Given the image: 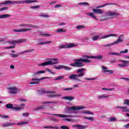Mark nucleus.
<instances>
[{
	"label": "nucleus",
	"mask_w": 129,
	"mask_h": 129,
	"mask_svg": "<svg viewBox=\"0 0 129 129\" xmlns=\"http://www.w3.org/2000/svg\"><path fill=\"white\" fill-rule=\"evenodd\" d=\"M62 99H66V100H68L69 101H71V100H73V99H75V97L72 96H64L62 97Z\"/></svg>",
	"instance_id": "obj_22"
},
{
	"label": "nucleus",
	"mask_w": 129,
	"mask_h": 129,
	"mask_svg": "<svg viewBox=\"0 0 129 129\" xmlns=\"http://www.w3.org/2000/svg\"><path fill=\"white\" fill-rule=\"evenodd\" d=\"M20 27H28V24H22L20 25Z\"/></svg>",
	"instance_id": "obj_61"
},
{
	"label": "nucleus",
	"mask_w": 129,
	"mask_h": 129,
	"mask_svg": "<svg viewBox=\"0 0 129 129\" xmlns=\"http://www.w3.org/2000/svg\"><path fill=\"white\" fill-rule=\"evenodd\" d=\"M92 11L95 14H103L104 12L101 9H93Z\"/></svg>",
	"instance_id": "obj_20"
},
{
	"label": "nucleus",
	"mask_w": 129,
	"mask_h": 129,
	"mask_svg": "<svg viewBox=\"0 0 129 129\" xmlns=\"http://www.w3.org/2000/svg\"><path fill=\"white\" fill-rule=\"evenodd\" d=\"M59 129L60 128H61V129H70L69 127H68V126L65 125L60 126V127H59Z\"/></svg>",
	"instance_id": "obj_45"
},
{
	"label": "nucleus",
	"mask_w": 129,
	"mask_h": 129,
	"mask_svg": "<svg viewBox=\"0 0 129 129\" xmlns=\"http://www.w3.org/2000/svg\"><path fill=\"white\" fill-rule=\"evenodd\" d=\"M103 56L102 55H99L98 56H93L92 59H98V60H102Z\"/></svg>",
	"instance_id": "obj_27"
},
{
	"label": "nucleus",
	"mask_w": 129,
	"mask_h": 129,
	"mask_svg": "<svg viewBox=\"0 0 129 129\" xmlns=\"http://www.w3.org/2000/svg\"><path fill=\"white\" fill-rule=\"evenodd\" d=\"M29 123V122H21L20 123H17V125H23V124H28Z\"/></svg>",
	"instance_id": "obj_43"
},
{
	"label": "nucleus",
	"mask_w": 129,
	"mask_h": 129,
	"mask_svg": "<svg viewBox=\"0 0 129 129\" xmlns=\"http://www.w3.org/2000/svg\"><path fill=\"white\" fill-rule=\"evenodd\" d=\"M8 90H9V93L10 94H17L18 93V89L15 87L8 88Z\"/></svg>",
	"instance_id": "obj_12"
},
{
	"label": "nucleus",
	"mask_w": 129,
	"mask_h": 129,
	"mask_svg": "<svg viewBox=\"0 0 129 129\" xmlns=\"http://www.w3.org/2000/svg\"><path fill=\"white\" fill-rule=\"evenodd\" d=\"M82 113H84L85 114H92V115H93V112H92L90 111H83V112H82Z\"/></svg>",
	"instance_id": "obj_41"
},
{
	"label": "nucleus",
	"mask_w": 129,
	"mask_h": 129,
	"mask_svg": "<svg viewBox=\"0 0 129 129\" xmlns=\"http://www.w3.org/2000/svg\"><path fill=\"white\" fill-rule=\"evenodd\" d=\"M124 127H125V128H128V127H129V123L126 124H125V125H124Z\"/></svg>",
	"instance_id": "obj_64"
},
{
	"label": "nucleus",
	"mask_w": 129,
	"mask_h": 129,
	"mask_svg": "<svg viewBox=\"0 0 129 129\" xmlns=\"http://www.w3.org/2000/svg\"><path fill=\"white\" fill-rule=\"evenodd\" d=\"M8 9H9V7H5L0 8V12H3V11H6L8 10Z\"/></svg>",
	"instance_id": "obj_49"
},
{
	"label": "nucleus",
	"mask_w": 129,
	"mask_h": 129,
	"mask_svg": "<svg viewBox=\"0 0 129 129\" xmlns=\"http://www.w3.org/2000/svg\"><path fill=\"white\" fill-rule=\"evenodd\" d=\"M22 114H23V116H28V115H30V113H29V112H26V113H23Z\"/></svg>",
	"instance_id": "obj_57"
},
{
	"label": "nucleus",
	"mask_w": 129,
	"mask_h": 129,
	"mask_svg": "<svg viewBox=\"0 0 129 129\" xmlns=\"http://www.w3.org/2000/svg\"><path fill=\"white\" fill-rule=\"evenodd\" d=\"M49 78H50L49 77H45L41 78L40 79H37V78L32 79L31 81H36V82L29 83V84L30 85L39 84L40 83V82L39 81H41V80H44V79H49Z\"/></svg>",
	"instance_id": "obj_9"
},
{
	"label": "nucleus",
	"mask_w": 129,
	"mask_h": 129,
	"mask_svg": "<svg viewBox=\"0 0 129 129\" xmlns=\"http://www.w3.org/2000/svg\"><path fill=\"white\" fill-rule=\"evenodd\" d=\"M38 17H40L41 18H50L49 15L46 14H40L38 15Z\"/></svg>",
	"instance_id": "obj_39"
},
{
	"label": "nucleus",
	"mask_w": 129,
	"mask_h": 129,
	"mask_svg": "<svg viewBox=\"0 0 129 129\" xmlns=\"http://www.w3.org/2000/svg\"><path fill=\"white\" fill-rule=\"evenodd\" d=\"M49 119L52 122H57L58 121V119L53 117L49 118Z\"/></svg>",
	"instance_id": "obj_37"
},
{
	"label": "nucleus",
	"mask_w": 129,
	"mask_h": 129,
	"mask_svg": "<svg viewBox=\"0 0 129 129\" xmlns=\"http://www.w3.org/2000/svg\"><path fill=\"white\" fill-rule=\"evenodd\" d=\"M120 79H123V80H126V81H129V78H120Z\"/></svg>",
	"instance_id": "obj_60"
},
{
	"label": "nucleus",
	"mask_w": 129,
	"mask_h": 129,
	"mask_svg": "<svg viewBox=\"0 0 129 129\" xmlns=\"http://www.w3.org/2000/svg\"><path fill=\"white\" fill-rule=\"evenodd\" d=\"M30 9H40V6L37 5V6H36L30 7Z\"/></svg>",
	"instance_id": "obj_53"
},
{
	"label": "nucleus",
	"mask_w": 129,
	"mask_h": 129,
	"mask_svg": "<svg viewBox=\"0 0 129 129\" xmlns=\"http://www.w3.org/2000/svg\"><path fill=\"white\" fill-rule=\"evenodd\" d=\"M14 124H16L14 122H10L3 124L2 125L5 127H7V126H11L12 125H14Z\"/></svg>",
	"instance_id": "obj_25"
},
{
	"label": "nucleus",
	"mask_w": 129,
	"mask_h": 129,
	"mask_svg": "<svg viewBox=\"0 0 129 129\" xmlns=\"http://www.w3.org/2000/svg\"><path fill=\"white\" fill-rule=\"evenodd\" d=\"M33 51H34V49L27 50L26 51H24L22 52H20V53L18 54V55H21L22 54H25V53H28L29 52H33Z\"/></svg>",
	"instance_id": "obj_38"
},
{
	"label": "nucleus",
	"mask_w": 129,
	"mask_h": 129,
	"mask_svg": "<svg viewBox=\"0 0 129 129\" xmlns=\"http://www.w3.org/2000/svg\"><path fill=\"white\" fill-rule=\"evenodd\" d=\"M50 103H57L56 102H43L42 104H50Z\"/></svg>",
	"instance_id": "obj_46"
},
{
	"label": "nucleus",
	"mask_w": 129,
	"mask_h": 129,
	"mask_svg": "<svg viewBox=\"0 0 129 129\" xmlns=\"http://www.w3.org/2000/svg\"><path fill=\"white\" fill-rule=\"evenodd\" d=\"M11 15L10 14H3L0 15V19H6V18H10Z\"/></svg>",
	"instance_id": "obj_28"
},
{
	"label": "nucleus",
	"mask_w": 129,
	"mask_h": 129,
	"mask_svg": "<svg viewBox=\"0 0 129 129\" xmlns=\"http://www.w3.org/2000/svg\"><path fill=\"white\" fill-rule=\"evenodd\" d=\"M28 41L27 39H19L17 41L16 40H14L13 41H10L9 43L10 44H11L12 45H15V44H21V43H23L24 42H27Z\"/></svg>",
	"instance_id": "obj_13"
},
{
	"label": "nucleus",
	"mask_w": 129,
	"mask_h": 129,
	"mask_svg": "<svg viewBox=\"0 0 129 129\" xmlns=\"http://www.w3.org/2000/svg\"><path fill=\"white\" fill-rule=\"evenodd\" d=\"M41 36H46L47 37H51V34H40Z\"/></svg>",
	"instance_id": "obj_59"
},
{
	"label": "nucleus",
	"mask_w": 129,
	"mask_h": 129,
	"mask_svg": "<svg viewBox=\"0 0 129 129\" xmlns=\"http://www.w3.org/2000/svg\"><path fill=\"white\" fill-rule=\"evenodd\" d=\"M115 62H116V60H115V59H112L110 61V63H111V64H113V63H115Z\"/></svg>",
	"instance_id": "obj_63"
},
{
	"label": "nucleus",
	"mask_w": 129,
	"mask_h": 129,
	"mask_svg": "<svg viewBox=\"0 0 129 129\" xmlns=\"http://www.w3.org/2000/svg\"><path fill=\"white\" fill-rule=\"evenodd\" d=\"M110 95H106V94H103L102 95H99L97 97V99H102L105 98V99H107L108 98L110 97Z\"/></svg>",
	"instance_id": "obj_19"
},
{
	"label": "nucleus",
	"mask_w": 129,
	"mask_h": 129,
	"mask_svg": "<svg viewBox=\"0 0 129 129\" xmlns=\"http://www.w3.org/2000/svg\"><path fill=\"white\" fill-rule=\"evenodd\" d=\"M44 73H46V71H39L35 73H34L32 74V77H37V75L39 74H44Z\"/></svg>",
	"instance_id": "obj_18"
},
{
	"label": "nucleus",
	"mask_w": 129,
	"mask_h": 129,
	"mask_svg": "<svg viewBox=\"0 0 129 129\" xmlns=\"http://www.w3.org/2000/svg\"><path fill=\"white\" fill-rule=\"evenodd\" d=\"M88 16H90V17H91L92 18H93L95 20H97V21L98 20V19L96 18V16L94 15V14L92 13H88L87 14Z\"/></svg>",
	"instance_id": "obj_33"
},
{
	"label": "nucleus",
	"mask_w": 129,
	"mask_h": 129,
	"mask_svg": "<svg viewBox=\"0 0 129 129\" xmlns=\"http://www.w3.org/2000/svg\"><path fill=\"white\" fill-rule=\"evenodd\" d=\"M87 69L85 68H82L78 69L77 71V74H72L70 77V79H72V80H76V81H80L81 82V80L79 79V77H83L84 75H85V72H84V71H86Z\"/></svg>",
	"instance_id": "obj_2"
},
{
	"label": "nucleus",
	"mask_w": 129,
	"mask_h": 129,
	"mask_svg": "<svg viewBox=\"0 0 129 129\" xmlns=\"http://www.w3.org/2000/svg\"><path fill=\"white\" fill-rule=\"evenodd\" d=\"M46 114L50 115H54V116H59V117H72V116L71 115H67L62 114H51L50 113H46Z\"/></svg>",
	"instance_id": "obj_14"
},
{
	"label": "nucleus",
	"mask_w": 129,
	"mask_h": 129,
	"mask_svg": "<svg viewBox=\"0 0 129 129\" xmlns=\"http://www.w3.org/2000/svg\"><path fill=\"white\" fill-rule=\"evenodd\" d=\"M62 5L61 4H57L54 6L55 8H61Z\"/></svg>",
	"instance_id": "obj_58"
},
{
	"label": "nucleus",
	"mask_w": 129,
	"mask_h": 129,
	"mask_svg": "<svg viewBox=\"0 0 129 129\" xmlns=\"http://www.w3.org/2000/svg\"><path fill=\"white\" fill-rule=\"evenodd\" d=\"M54 69H56V70H59L60 69H65V70H71V68L65 66H59L58 67L55 66L54 67Z\"/></svg>",
	"instance_id": "obj_16"
},
{
	"label": "nucleus",
	"mask_w": 129,
	"mask_h": 129,
	"mask_svg": "<svg viewBox=\"0 0 129 129\" xmlns=\"http://www.w3.org/2000/svg\"><path fill=\"white\" fill-rule=\"evenodd\" d=\"M86 80H95V79H97V78H85Z\"/></svg>",
	"instance_id": "obj_54"
},
{
	"label": "nucleus",
	"mask_w": 129,
	"mask_h": 129,
	"mask_svg": "<svg viewBox=\"0 0 129 129\" xmlns=\"http://www.w3.org/2000/svg\"><path fill=\"white\" fill-rule=\"evenodd\" d=\"M117 119L115 117H112L109 119V121H116Z\"/></svg>",
	"instance_id": "obj_50"
},
{
	"label": "nucleus",
	"mask_w": 129,
	"mask_h": 129,
	"mask_svg": "<svg viewBox=\"0 0 129 129\" xmlns=\"http://www.w3.org/2000/svg\"><path fill=\"white\" fill-rule=\"evenodd\" d=\"M31 3H38L37 1H33V0H26L23 1H5V5L8 4H31Z\"/></svg>",
	"instance_id": "obj_4"
},
{
	"label": "nucleus",
	"mask_w": 129,
	"mask_h": 129,
	"mask_svg": "<svg viewBox=\"0 0 129 129\" xmlns=\"http://www.w3.org/2000/svg\"><path fill=\"white\" fill-rule=\"evenodd\" d=\"M28 28H33L34 29H39L40 27L38 25H33V24H28Z\"/></svg>",
	"instance_id": "obj_26"
},
{
	"label": "nucleus",
	"mask_w": 129,
	"mask_h": 129,
	"mask_svg": "<svg viewBox=\"0 0 129 129\" xmlns=\"http://www.w3.org/2000/svg\"><path fill=\"white\" fill-rule=\"evenodd\" d=\"M6 108L8 109H13V110H15L16 111H19V110H21V109H23V108L22 107H14V105L11 103L6 104Z\"/></svg>",
	"instance_id": "obj_8"
},
{
	"label": "nucleus",
	"mask_w": 129,
	"mask_h": 129,
	"mask_svg": "<svg viewBox=\"0 0 129 129\" xmlns=\"http://www.w3.org/2000/svg\"><path fill=\"white\" fill-rule=\"evenodd\" d=\"M45 108H46V107L45 106V105H43L35 108L34 109V110H41L42 109H45Z\"/></svg>",
	"instance_id": "obj_31"
},
{
	"label": "nucleus",
	"mask_w": 129,
	"mask_h": 129,
	"mask_svg": "<svg viewBox=\"0 0 129 129\" xmlns=\"http://www.w3.org/2000/svg\"><path fill=\"white\" fill-rule=\"evenodd\" d=\"M84 28H85V26L83 25H78L76 27V29H77L78 30H80V29H84Z\"/></svg>",
	"instance_id": "obj_44"
},
{
	"label": "nucleus",
	"mask_w": 129,
	"mask_h": 129,
	"mask_svg": "<svg viewBox=\"0 0 129 129\" xmlns=\"http://www.w3.org/2000/svg\"><path fill=\"white\" fill-rule=\"evenodd\" d=\"M128 49H125V51L121 50V51H120V54L126 53H128Z\"/></svg>",
	"instance_id": "obj_51"
},
{
	"label": "nucleus",
	"mask_w": 129,
	"mask_h": 129,
	"mask_svg": "<svg viewBox=\"0 0 129 129\" xmlns=\"http://www.w3.org/2000/svg\"><path fill=\"white\" fill-rule=\"evenodd\" d=\"M100 38V36L98 35H95L92 38V41H97L98 39Z\"/></svg>",
	"instance_id": "obj_34"
},
{
	"label": "nucleus",
	"mask_w": 129,
	"mask_h": 129,
	"mask_svg": "<svg viewBox=\"0 0 129 129\" xmlns=\"http://www.w3.org/2000/svg\"><path fill=\"white\" fill-rule=\"evenodd\" d=\"M51 43H52V41H48L44 42L45 44H51Z\"/></svg>",
	"instance_id": "obj_62"
},
{
	"label": "nucleus",
	"mask_w": 129,
	"mask_h": 129,
	"mask_svg": "<svg viewBox=\"0 0 129 129\" xmlns=\"http://www.w3.org/2000/svg\"><path fill=\"white\" fill-rule=\"evenodd\" d=\"M113 5H116V4L114 3H106L102 6H98L97 7H96V9H100V8H104V7H106V6H111Z\"/></svg>",
	"instance_id": "obj_23"
},
{
	"label": "nucleus",
	"mask_w": 129,
	"mask_h": 129,
	"mask_svg": "<svg viewBox=\"0 0 129 129\" xmlns=\"http://www.w3.org/2000/svg\"><path fill=\"white\" fill-rule=\"evenodd\" d=\"M46 71H47V72H49V73H51V74H52L53 75H55V74H56V73L55 72H52L51 71V70H50V69H46Z\"/></svg>",
	"instance_id": "obj_47"
},
{
	"label": "nucleus",
	"mask_w": 129,
	"mask_h": 129,
	"mask_svg": "<svg viewBox=\"0 0 129 129\" xmlns=\"http://www.w3.org/2000/svg\"><path fill=\"white\" fill-rule=\"evenodd\" d=\"M56 32H57V33H64V32H66V30H64L63 29V28H60V29H57V30H56Z\"/></svg>",
	"instance_id": "obj_42"
},
{
	"label": "nucleus",
	"mask_w": 129,
	"mask_h": 129,
	"mask_svg": "<svg viewBox=\"0 0 129 129\" xmlns=\"http://www.w3.org/2000/svg\"><path fill=\"white\" fill-rule=\"evenodd\" d=\"M11 56H12V58H16V57H18L19 56V54H15L14 53L11 54Z\"/></svg>",
	"instance_id": "obj_56"
},
{
	"label": "nucleus",
	"mask_w": 129,
	"mask_h": 129,
	"mask_svg": "<svg viewBox=\"0 0 129 129\" xmlns=\"http://www.w3.org/2000/svg\"><path fill=\"white\" fill-rule=\"evenodd\" d=\"M73 89H74V88H67L64 89L63 90L69 91L70 90H72Z\"/></svg>",
	"instance_id": "obj_55"
},
{
	"label": "nucleus",
	"mask_w": 129,
	"mask_h": 129,
	"mask_svg": "<svg viewBox=\"0 0 129 129\" xmlns=\"http://www.w3.org/2000/svg\"><path fill=\"white\" fill-rule=\"evenodd\" d=\"M73 127H76L77 128L79 129H85L87 128V127H88V126L80 124H74L73 125Z\"/></svg>",
	"instance_id": "obj_17"
},
{
	"label": "nucleus",
	"mask_w": 129,
	"mask_h": 129,
	"mask_svg": "<svg viewBox=\"0 0 129 129\" xmlns=\"http://www.w3.org/2000/svg\"><path fill=\"white\" fill-rule=\"evenodd\" d=\"M106 69H107V68L104 66H102V70H103V71H104V73H106L107 72H109V74H112L113 73V71H112V70Z\"/></svg>",
	"instance_id": "obj_21"
},
{
	"label": "nucleus",
	"mask_w": 129,
	"mask_h": 129,
	"mask_svg": "<svg viewBox=\"0 0 129 129\" xmlns=\"http://www.w3.org/2000/svg\"><path fill=\"white\" fill-rule=\"evenodd\" d=\"M55 64H59V61H58V58H52L50 60L47 61L42 63H40L38 66H47L48 65H55Z\"/></svg>",
	"instance_id": "obj_5"
},
{
	"label": "nucleus",
	"mask_w": 129,
	"mask_h": 129,
	"mask_svg": "<svg viewBox=\"0 0 129 129\" xmlns=\"http://www.w3.org/2000/svg\"><path fill=\"white\" fill-rule=\"evenodd\" d=\"M119 62L123 63L122 64H118V66L121 68H124V67H128L129 66V61L124 60H120Z\"/></svg>",
	"instance_id": "obj_11"
},
{
	"label": "nucleus",
	"mask_w": 129,
	"mask_h": 129,
	"mask_svg": "<svg viewBox=\"0 0 129 129\" xmlns=\"http://www.w3.org/2000/svg\"><path fill=\"white\" fill-rule=\"evenodd\" d=\"M62 95L59 94H53V95H48V97H60V96H61Z\"/></svg>",
	"instance_id": "obj_35"
},
{
	"label": "nucleus",
	"mask_w": 129,
	"mask_h": 129,
	"mask_svg": "<svg viewBox=\"0 0 129 129\" xmlns=\"http://www.w3.org/2000/svg\"><path fill=\"white\" fill-rule=\"evenodd\" d=\"M65 77L64 76H59L56 78H55L54 80V81H58V80H62V79H64Z\"/></svg>",
	"instance_id": "obj_29"
},
{
	"label": "nucleus",
	"mask_w": 129,
	"mask_h": 129,
	"mask_svg": "<svg viewBox=\"0 0 129 129\" xmlns=\"http://www.w3.org/2000/svg\"><path fill=\"white\" fill-rule=\"evenodd\" d=\"M85 108V107L79 106L76 107L75 106L67 107L64 109L65 113H74V110H80V109H83Z\"/></svg>",
	"instance_id": "obj_3"
},
{
	"label": "nucleus",
	"mask_w": 129,
	"mask_h": 129,
	"mask_svg": "<svg viewBox=\"0 0 129 129\" xmlns=\"http://www.w3.org/2000/svg\"><path fill=\"white\" fill-rule=\"evenodd\" d=\"M118 16H119V13L117 12H108L106 13V16L103 15L102 16V17L104 18L103 21H108V20H109V18H108V17H118Z\"/></svg>",
	"instance_id": "obj_6"
},
{
	"label": "nucleus",
	"mask_w": 129,
	"mask_h": 129,
	"mask_svg": "<svg viewBox=\"0 0 129 129\" xmlns=\"http://www.w3.org/2000/svg\"><path fill=\"white\" fill-rule=\"evenodd\" d=\"M121 37H123V35H120L119 37H118V39L116 41L112 43L106 44L104 45V47H109L110 46H113V45H117V44H119V43L123 42V39L121 38Z\"/></svg>",
	"instance_id": "obj_7"
},
{
	"label": "nucleus",
	"mask_w": 129,
	"mask_h": 129,
	"mask_svg": "<svg viewBox=\"0 0 129 129\" xmlns=\"http://www.w3.org/2000/svg\"><path fill=\"white\" fill-rule=\"evenodd\" d=\"M31 28H23L22 29H14L13 32L14 33H23V32H27L28 31H31Z\"/></svg>",
	"instance_id": "obj_15"
},
{
	"label": "nucleus",
	"mask_w": 129,
	"mask_h": 129,
	"mask_svg": "<svg viewBox=\"0 0 129 129\" xmlns=\"http://www.w3.org/2000/svg\"><path fill=\"white\" fill-rule=\"evenodd\" d=\"M109 37H116V34H107L106 35H104L101 37V39H106Z\"/></svg>",
	"instance_id": "obj_24"
},
{
	"label": "nucleus",
	"mask_w": 129,
	"mask_h": 129,
	"mask_svg": "<svg viewBox=\"0 0 129 129\" xmlns=\"http://www.w3.org/2000/svg\"><path fill=\"white\" fill-rule=\"evenodd\" d=\"M76 46H77V45L74 44L73 43L69 45L61 44L58 46V48L59 49H69L70 48H73V47H76Z\"/></svg>",
	"instance_id": "obj_10"
},
{
	"label": "nucleus",
	"mask_w": 129,
	"mask_h": 129,
	"mask_svg": "<svg viewBox=\"0 0 129 129\" xmlns=\"http://www.w3.org/2000/svg\"><path fill=\"white\" fill-rule=\"evenodd\" d=\"M123 104H126V105H129V100H124Z\"/></svg>",
	"instance_id": "obj_52"
},
{
	"label": "nucleus",
	"mask_w": 129,
	"mask_h": 129,
	"mask_svg": "<svg viewBox=\"0 0 129 129\" xmlns=\"http://www.w3.org/2000/svg\"><path fill=\"white\" fill-rule=\"evenodd\" d=\"M79 5H85V6H89V4L88 3L86 2H83V3H79Z\"/></svg>",
	"instance_id": "obj_48"
},
{
	"label": "nucleus",
	"mask_w": 129,
	"mask_h": 129,
	"mask_svg": "<svg viewBox=\"0 0 129 129\" xmlns=\"http://www.w3.org/2000/svg\"><path fill=\"white\" fill-rule=\"evenodd\" d=\"M83 117L85 119H88V120H90L91 121H94V118L93 117H89L83 116Z\"/></svg>",
	"instance_id": "obj_36"
},
{
	"label": "nucleus",
	"mask_w": 129,
	"mask_h": 129,
	"mask_svg": "<svg viewBox=\"0 0 129 129\" xmlns=\"http://www.w3.org/2000/svg\"><path fill=\"white\" fill-rule=\"evenodd\" d=\"M93 56H89V55H84L83 58H80V59H75V62L73 63H71L70 64V66H72V67H83L84 66V64L82 63H91V60L88 59H92Z\"/></svg>",
	"instance_id": "obj_1"
},
{
	"label": "nucleus",
	"mask_w": 129,
	"mask_h": 129,
	"mask_svg": "<svg viewBox=\"0 0 129 129\" xmlns=\"http://www.w3.org/2000/svg\"><path fill=\"white\" fill-rule=\"evenodd\" d=\"M43 128H54V129H60V128L58 126H45L43 127Z\"/></svg>",
	"instance_id": "obj_30"
},
{
	"label": "nucleus",
	"mask_w": 129,
	"mask_h": 129,
	"mask_svg": "<svg viewBox=\"0 0 129 129\" xmlns=\"http://www.w3.org/2000/svg\"><path fill=\"white\" fill-rule=\"evenodd\" d=\"M108 55H117V56H120L121 54H120V53H118L117 52H109V53H108Z\"/></svg>",
	"instance_id": "obj_40"
},
{
	"label": "nucleus",
	"mask_w": 129,
	"mask_h": 129,
	"mask_svg": "<svg viewBox=\"0 0 129 129\" xmlns=\"http://www.w3.org/2000/svg\"><path fill=\"white\" fill-rule=\"evenodd\" d=\"M121 109H123L122 110V112H129V109H127V107L126 106L121 107Z\"/></svg>",
	"instance_id": "obj_32"
}]
</instances>
